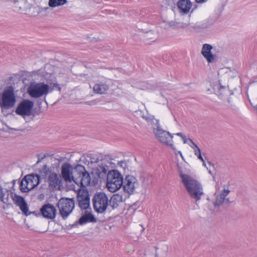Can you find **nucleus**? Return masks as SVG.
<instances>
[{
	"label": "nucleus",
	"instance_id": "obj_41",
	"mask_svg": "<svg viewBox=\"0 0 257 257\" xmlns=\"http://www.w3.org/2000/svg\"><path fill=\"white\" fill-rule=\"evenodd\" d=\"M188 143H190V141H188Z\"/></svg>",
	"mask_w": 257,
	"mask_h": 257
},
{
	"label": "nucleus",
	"instance_id": "obj_11",
	"mask_svg": "<svg viewBox=\"0 0 257 257\" xmlns=\"http://www.w3.org/2000/svg\"><path fill=\"white\" fill-rule=\"evenodd\" d=\"M139 185V181L136 177L132 175H127L123 180L122 186L125 192L131 194L134 192Z\"/></svg>",
	"mask_w": 257,
	"mask_h": 257
},
{
	"label": "nucleus",
	"instance_id": "obj_18",
	"mask_svg": "<svg viewBox=\"0 0 257 257\" xmlns=\"http://www.w3.org/2000/svg\"><path fill=\"white\" fill-rule=\"evenodd\" d=\"M212 49V46L207 44H204L202 47L201 53L208 63H212L215 60V56L211 52Z\"/></svg>",
	"mask_w": 257,
	"mask_h": 257
},
{
	"label": "nucleus",
	"instance_id": "obj_5",
	"mask_svg": "<svg viewBox=\"0 0 257 257\" xmlns=\"http://www.w3.org/2000/svg\"><path fill=\"white\" fill-rule=\"evenodd\" d=\"M28 93L35 98L46 96L49 93V85L43 82L31 83L29 86Z\"/></svg>",
	"mask_w": 257,
	"mask_h": 257
},
{
	"label": "nucleus",
	"instance_id": "obj_3",
	"mask_svg": "<svg viewBox=\"0 0 257 257\" xmlns=\"http://www.w3.org/2000/svg\"><path fill=\"white\" fill-rule=\"evenodd\" d=\"M106 187L111 192L118 190L123 184V178L121 174L117 170L108 171Z\"/></svg>",
	"mask_w": 257,
	"mask_h": 257
},
{
	"label": "nucleus",
	"instance_id": "obj_33",
	"mask_svg": "<svg viewBox=\"0 0 257 257\" xmlns=\"http://www.w3.org/2000/svg\"><path fill=\"white\" fill-rule=\"evenodd\" d=\"M188 141H190L191 144H189L190 146L194 150V151L199 148V147L193 142L191 139H188Z\"/></svg>",
	"mask_w": 257,
	"mask_h": 257
},
{
	"label": "nucleus",
	"instance_id": "obj_23",
	"mask_svg": "<svg viewBox=\"0 0 257 257\" xmlns=\"http://www.w3.org/2000/svg\"><path fill=\"white\" fill-rule=\"evenodd\" d=\"M82 169L84 171L80 175V184L82 186H86L90 184L91 178L89 174L85 170L84 168L83 167Z\"/></svg>",
	"mask_w": 257,
	"mask_h": 257
},
{
	"label": "nucleus",
	"instance_id": "obj_2",
	"mask_svg": "<svg viewBox=\"0 0 257 257\" xmlns=\"http://www.w3.org/2000/svg\"><path fill=\"white\" fill-rule=\"evenodd\" d=\"M152 121L154 124L153 125L154 133L158 140L175 150V148L173 144V135L171 134L169 132L162 130L160 126L159 120L153 119Z\"/></svg>",
	"mask_w": 257,
	"mask_h": 257
},
{
	"label": "nucleus",
	"instance_id": "obj_27",
	"mask_svg": "<svg viewBox=\"0 0 257 257\" xmlns=\"http://www.w3.org/2000/svg\"><path fill=\"white\" fill-rule=\"evenodd\" d=\"M8 204L9 203V193L7 191H4L0 186V202Z\"/></svg>",
	"mask_w": 257,
	"mask_h": 257
},
{
	"label": "nucleus",
	"instance_id": "obj_29",
	"mask_svg": "<svg viewBox=\"0 0 257 257\" xmlns=\"http://www.w3.org/2000/svg\"><path fill=\"white\" fill-rule=\"evenodd\" d=\"M156 248L158 255L160 254L164 255L166 254L168 247L166 244L164 243L163 244H159L157 247H156Z\"/></svg>",
	"mask_w": 257,
	"mask_h": 257
},
{
	"label": "nucleus",
	"instance_id": "obj_28",
	"mask_svg": "<svg viewBox=\"0 0 257 257\" xmlns=\"http://www.w3.org/2000/svg\"><path fill=\"white\" fill-rule=\"evenodd\" d=\"M67 3V0H49L48 5L51 8H55L63 6Z\"/></svg>",
	"mask_w": 257,
	"mask_h": 257
},
{
	"label": "nucleus",
	"instance_id": "obj_19",
	"mask_svg": "<svg viewBox=\"0 0 257 257\" xmlns=\"http://www.w3.org/2000/svg\"><path fill=\"white\" fill-rule=\"evenodd\" d=\"M229 192V190L228 189H224L222 191L219 195L217 196L216 199L214 202V206L219 207L223 203H229V199L226 198V197L228 195Z\"/></svg>",
	"mask_w": 257,
	"mask_h": 257
},
{
	"label": "nucleus",
	"instance_id": "obj_22",
	"mask_svg": "<svg viewBox=\"0 0 257 257\" xmlns=\"http://www.w3.org/2000/svg\"><path fill=\"white\" fill-rule=\"evenodd\" d=\"M122 202V196L118 194L113 195L109 200V205L112 209L117 208Z\"/></svg>",
	"mask_w": 257,
	"mask_h": 257
},
{
	"label": "nucleus",
	"instance_id": "obj_7",
	"mask_svg": "<svg viewBox=\"0 0 257 257\" xmlns=\"http://www.w3.org/2000/svg\"><path fill=\"white\" fill-rule=\"evenodd\" d=\"M94 209L98 213L104 212L108 205V198L104 192L95 194L93 198Z\"/></svg>",
	"mask_w": 257,
	"mask_h": 257
},
{
	"label": "nucleus",
	"instance_id": "obj_15",
	"mask_svg": "<svg viewBox=\"0 0 257 257\" xmlns=\"http://www.w3.org/2000/svg\"><path fill=\"white\" fill-rule=\"evenodd\" d=\"M41 212L44 217L49 219L54 218L56 214V208L49 204L44 205L41 209Z\"/></svg>",
	"mask_w": 257,
	"mask_h": 257
},
{
	"label": "nucleus",
	"instance_id": "obj_17",
	"mask_svg": "<svg viewBox=\"0 0 257 257\" xmlns=\"http://www.w3.org/2000/svg\"><path fill=\"white\" fill-rule=\"evenodd\" d=\"M211 87V89L208 88V91H210L220 97L228 93L227 89L225 86H222L219 82L213 83Z\"/></svg>",
	"mask_w": 257,
	"mask_h": 257
},
{
	"label": "nucleus",
	"instance_id": "obj_10",
	"mask_svg": "<svg viewBox=\"0 0 257 257\" xmlns=\"http://www.w3.org/2000/svg\"><path fill=\"white\" fill-rule=\"evenodd\" d=\"M91 163H98V165L97 167L98 175L100 176L101 173L105 174L108 172L110 167L113 164L110 158L107 156L101 157L99 159L97 157H91Z\"/></svg>",
	"mask_w": 257,
	"mask_h": 257
},
{
	"label": "nucleus",
	"instance_id": "obj_39",
	"mask_svg": "<svg viewBox=\"0 0 257 257\" xmlns=\"http://www.w3.org/2000/svg\"><path fill=\"white\" fill-rule=\"evenodd\" d=\"M174 135H177V136H179V137H180L181 138L183 137V136H184V135H183V134H182V133H176V134H175Z\"/></svg>",
	"mask_w": 257,
	"mask_h": 257
},
{
	"label": "nucleus",
	"instance_id": "obj_36",
	"mask_svg": "<svg viewBox=\"0 0 257 257\" xmlns=\"http://www.w3.org/2000/svg\"><path fill=\"white\" fill-rule=\"evenodd\" d=\"M207 167H208V168H211V170L213 169L214 168V166L213 164H212L210 162H207Z\"/></svg>",
	"mask_w": 257,
	"mask_h": 257
},
{
	"label": "nucleus",
	"instance_id": "obj_34",
	"mask_svg": "<svg viewBox=\"0 0 257 257\" xmlns=\"http://www.w3.org/2000/svg\"><path fill=\"white\" fill-rule=\"evenodd\" d=\"M205 167L207 168V169L208 170L209 173L210 174H211V175L212 176L213 178V180H215V177H214V176H213V173H212V170H211V168H208V167H207V164H206V166H205Z\"/></svg>",
	"mask_w": 257,
	"mask_h": 257
},
{
	"label": "nucleus",
	"instance_id": "obj_6",
	"mask_svg": "<svg viewBox=\"0 0 257 257\" xmlns=\"http://www.w3.org/2000/svg\"><path fill=\"white\" fill-rule=\"evenodd\" d=\"M40 175H27L21 182L20 187L23 192H28L36 187L40 183Z\"/></svg>",
	"mask_w": 257,
	"mask_h": 257
},
{
	"label": "nucleus",
	"instance_id": "obj_12",
	"mask_svg": "<svg viewBox=\"0 0 257 257\" xmlns=\"http://www.w3.org/2000/svg\"><path fill=\"white\" fill-rule=\"evenodd\" d=\"M34 102L28 99L23 100L18 106L16 112L22 116H29L34 106Z\"/></svg>",
	"mask_w": 257,
	"mask_h": 257
},
{
	"label": "nucleus",
	"instance_id": "obj_8",
	"mask_svg": "<svg viewBox=\"0 0 257 257\" xmlns=\"http://www.w3.org/2000/svg\"><path fill=\"white\" fill-rule=\"evenodd\" d=\"M40 177L41 179H47L49 186L52 188H56L60 183L58 175L52 172L46 165L40 170Z\"/></svg>",
	"mask_w": 257,
	"mask_h": 257
},
{
	"label": "nucleus",
	"instance_id": "obj_38",
	"mask_svg": "<svg viewBox=\"0 0 257 257\" xmlns=\"http://www.w3.org/2000/svg\"><path fill=\"white\" fill-rule=\"evenodd\" d=\"M197 3H202L206 2L207 0H195Z\"/></svg>",
	"mask_w": 257,
	"mask_h": 257
},
{
	"label": "nucleus",
	"instance_id": "obj_4",
	"mask_svg": "<svg viewBox=\"0 0 257 257\" xmlns=\"http://www.w3.org/2000/svg\"><path fill=\"white\" fill-rule=\"evenodd\" d=\"M16 102L14 89L12 86L7 87L0 96V106L2 110L13 107Z\"/></svg>",
	"mask_w": 257,
	"mask_h": 257
},
{
	"label": "nucleus",
	"instance_id": "obj_26",
	"mask_svg": "<svg viewBox=\"0 0 257 257\" xmlns=\"http://www.w3.org/2000/svg\"><path fill=\"white\" fill-rule=\"evenodd\" d=\"M145 257H157L156 246H151L148 247L144 253Z\"/></svg>",
	"mask_w": 257,
	"mask_h": 257
},
{
	"label": "nucleus",
	"instance_id": "obj_32",
	"mask_svg": "<svg viewBox=\"0 0 257 257\" xmlns=\"http://www.w3.org/2000/svg\"><path fill=\"white\" fill-rule=\"evenodd\" d=\"M57 89L59 91H61V88L58 83H52L49 85V92Z\"/></svg>",
	"mask_w": 257,
	"mask_h": 257
},
{
	"label": "nucleus",
	"instance_id": "obj_35",
	"mask_svg": "<svg viewBox=\"0 0 257 257\" xmlns=\"http://www.w3.org/2000/svg\"><path fill=\"white\" fill-rule=\"evenodd\" d=\"M207 167H208V168H211V170L213 169L214 168V166L213 164H212L210 162H207Z\"/></svg>",
	"mask_w": 257,
	"mask_h": 257
},
{
	"label": "nucleus",
	"instance_id": "obj_21",
	"mask_svg": "<svg viewBox=\"0 0 257 257\" xmlns=\"http://www.w3.org/2000/svg\"><path fill=\"white\" fill-rule=\"evenodd\" d=\"M93 89L95 93L102 94L106 92L109 89V86L105 83L99 82L94 85Z\"/></svg>",
	"mask_w": 257,
	"mask_h": 257
},
{
	"label": "nucleus",
	"instance_id": "obj_9",
	"mask_svg": "<svg viewBox=\"0 0 257 257\" xmlns=\"http://www.w3.org/2000/svg\"><path fill=\"white\" fill-rule=\"evenodd\" d=\"M60 214L63 218H66L71 213L75 204L73 199L61 198L58 203Z\"/></svg>",
	"mask_w": 257,
	"mask_h": 257
},
{
	"label": "nucleus",
	"instance_id": "obj_14",
	"mask_svg": "<svg viewBox=\"0 0 257 257\" xmlns=\"http://www.w3.org/2000/svg\"><path fill=\"white\" fill-rule=\"evenodd\" d=\"M14 203L18 206L22 212L26 216L32 213L29 211V208L27 203L24 200V198L17 195H15L13 198Z\"/></svg>",
	"mask_w": 257,
	"mask_h": 257
},
{
	"label": "nucleus",
	"instance_id": "obj_40",
	"mask_svg": "<svg viewBox=\"0 0 257 257\" xmlns=\"http://www.w3.org/2000/svg\"><path fill=\"white\" fill-rule=\"evenodd\" d=\"M178 154H180L182 158H183L182 154L180 151L178 152Z\"/></svg>",
	"mask_w": 257,
	"mask_h": 257
},
{
	"label": "nucleus",
	"instance_id": "obj_31",
	"mask_svg": "<svg viewBox=\"0 0 257 257\" xmlns=\"http://www.w3.org/2000/svg\"><path fill=\"white\" fill-rule=\"evenodd\" d=\"M194 154L197 157V158L199 160H200L202 162L203 166H206V163L201 156V151L200 149L198 148L196 150H194Z\"/></svg>",
	"mask_w": 257,
	"mask_h": 257
},
{
	"label": "nucleus",
	"instance_id": "obj_24",
	"mask_svg": "<svg viewBox=\"0 0 257 257\" xmlns=\"http://www.w3.org/2000/svg\"><path fill=\"white\" fill-rule=\"evenodd\" d=\"M223 73L224 74L226 77L233 78L237 75V71L235 69H231L228 68H225L221 69L218 72V75Z\"/></svg>",
	"mask_w": 257,
	"mask_h": 257
},
{
	"label": "nucleus",
	"instance_id": "obj_13",
	"mask_svg": "<svg viewBox=\"0 0 257 257\" xmlns=\"http://www.w3.org/2000/svg\"><path fill=\"white\" fill-rule=\"evenodd\" d=\"M77 201L80 208L82 209H87L90 205V199L88 192L84 189H80L77 196Z\"/></svg>",
	"mask_w": 257,
	"mask_h": 257
},
{
	"label": "nucleus",
	"instance_id": "obj_25",
	"mask_svg": "<svg viewBox=\"0 0 257 257\" xmlns=\"http://www.w3.org/2000/svg\"><path fill=\"white\" fill-rule=\"evenodd\" d=\"M95 222L96 220L95 218L91 214H87L82 216L79 219V223L83 225L87 222Z\"/></svg>",
	"mask_w": 257,
	"mask_h": 257
},
{
	"label": "nucleus",
	"instance_id": "obj_16",
	"mask_svg": "<svg viewBox=\"0 0 257 257\" xmlns=\"http://www.w3.org/2000/svg\"><path fill=\"white\" fill-rule=\"evenodd\" d=\"M61 175L63 179L66 182H71L72 181H75L71 171V166L69 164L65 163L62 165Z\"/></svg>",
	"mask_w": 257,
	"mask_h": 257
},
{
	"label": "nucleus",
	"instance_id": "obj_20",
	"mask_svg": "<svg viewBox=\"0 0 257 257\" xmlns=\"http://www.w3.org/2000/svg\"><path fill=\"white\" fill-rule=\"evenodd\" d=\"M177 7L180 13L187 14L192 7V3L189 0H180L177 3Z\"/></svg>",
	"mask_w": 257,
	"mask_h": 257
},
{
	"label": "nucleus",
	"instance_id": "obj_37",
	"mask_svg": "<svg viewBox=\"0 0 257 257\" xmlns=\"http://www.w3.org/2000/svg\"><path fill=\"white\" fill-rule=\"evenodd\" d=\"M181 138L183 140V143L184 144L188 143V139H187L185 136H183V137H182Z\"/></svg>",
	"mask_w": 257,
	"mask_h": 257
},
{
	"label": "nucleus",
	"instance_id": "obj_30",
	"mask_svg": "<svg viewBox=\"0 0 257 257\" xmlns=\"http://www.w3.org/2000/svg\"><path fill=\"white\" fill-rule=\"evenodd\" d=\"M169 25L173 27V28H183L185 27V26L180 22H177L176 21H171L169 23Z\"/></svg>",
	"mask_w": 257,
	"mask_h": 257
},
{
	"label": "nucleus",
	"instance_id": "obj_1",
	"mask_svg": "<svg viewBox=\"0 0 257 257\" xmlns=\"http://www.w3.org/2000/svg\"><path fill=\"white\" fill-rule=\"evenodd\" d=\"M179 172L183 185L190 197L195 201L196 204L198 205V201L204 194L201 184L192 176L185 174L182 170Z\"/></svg>",
	"mask_w": 257,
	"mask_h": 257
}]
</instances>
